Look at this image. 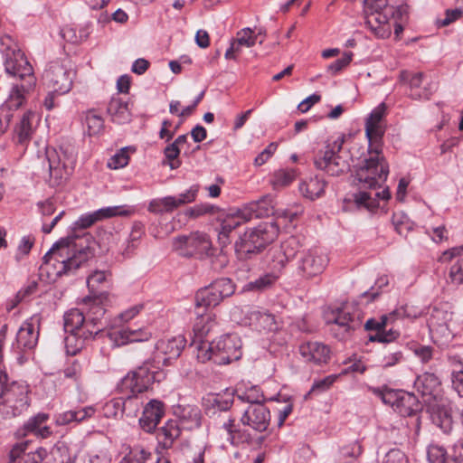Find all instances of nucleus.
I'll list each match as a JSON object with an SVG mask.
<instances>
[{
    "instance_id": "nucleus-31",
    "label": "nucleus",
    "mask_w": 463,
    "mask_h": 463,
    "mask_svg": "<svg viewBox=\"0 0 463 463\" xmlns=\"http://www.w3.org/2000/svg\"><path fill=\"white\" fill-rule=\"evenodd\" d=\"M110 273L105 270H95L87 279V285L90 289L92 299H96L97 303L101 305V302L107 298V295L104 292L97 294L99 290L103 289L109 281Z\"/></svg>"
},
{
    "instance_id": "nucleus-14",
    "label": "nucleus",
    "mask_w": 463,
    "mask_h": 463,
    "mask_svg": "<svg viewBox=\"0 0 463 463\" xmlns=\"http://www.w3.org/2000/svg\"><path fill=\"white\" fill-rule=\"evenodd\" d=\"M452 313L447 310L434 307L428 319V326L432 339L439 345L449 344L454 336L450 328Z\"/></svg>"
},
{
    "instance_id": "nucleus-59",
    "label": "nucleus",
    "mask_w": 463,
    "mask_h": 463,
    "mask_svg": "<svg viewBox=\"0 0 463 463\" xmlns=\"http://www.w3.org/2000/svg\"><path fill=\"white\" fill-rule=\"evenodd\" d=\"M449 278L454 284L463 283V259H459L452 264L449 270Z\"/></svg>"
},
{
    "instance_id": "nucleus-56",
    "label": "nucleus",
    "mask_w": 463,
    "mask_h": 463,
    "mask_svg": "<svg viewBox=\"0 0 463 463\" xmlns=\"http://www.w3.org/2000/svg\"><path fill=\"white\" fill-rule=\"evenodd\" d=\"M35 239L33 235L24 236L17 247L16 260H19L23 257L29 254L32 247L33 246Z\"/></svg>"
},
{
    "instance_id": "nucleus-11",
    "label": "nucleus",
    "mask_w": 463,
    "mask_h": 463,
    "mask_svg": "<svg viewBox=\"0 0 463 463\" xmlns=\"http://www.w3.org/2000/svg\"><path fill=\"white\" fill-rule=\"evenodd\" d=\"M75 74L69 61H54L44 71L43 81L52 92L65 94L71 90Z\"/></svg>"
},
{
    "instance_id": "nucleus-43",
    "label": "nucleus",
    "mask_w": 463,
    "mask_h": 463,
    "mask_svg": "<svg viewBox=\"0 0 463 463\" xmlns=\"http://www.w3.org/2000/svg\"><path fill=\"white\" fill-rule=\"evenodd\" d=\"M372 392L379 397L383 403L390 405L394 410L403 391L383 387L373 388Z\"/></svg>"
},
{
    "instance_id": "nucleus-24",
    "label": "nucleus",
    "mask_w": 463,
    "mask_h": 463,
    "mask_svg": "<svg viewBox=\"0 0 463 463\" xmlns=\"http://www.w3.org/2000/svg\"><path fill=\"white\" fill-rule=\"evenodd\" d=\"M197 312V319L194 326V339L192 341V345H194L196 349L197 346L201 344H210L209 341V334L213 331L214 327H216L217 324L213 318L212 313H201L199 310Z\"/></svg>"
},
{
    "instance_id": "nucleus-3",
    "label": "nucleus",
    "mask_w": 463,
    "mask_h": 463,
    "mask_svg": "<svg viewBox=\"0 0 463 463\" xmlns=\"http://www.w3.org/2000/svg\"><path fill=\"white\" fill-rule=\"evenodd\" d=\"M5 71L20 80L13 83L2 113L12 109H20L26 101V95L33 90L36 78L30 62L20 50H7L5 58Z\"/></svg>"
},
{
    "instance_id": "nucleus-29",
    "label": "nucleus",
    "mask_w": 463,
    "mask_h": 463,
    "mask_svg": "<svg viewBox=\"0 0 463 463\" xmlns=\"http://www.w3.org/2000/svg\"><path fill=\"white\" fill-rule=\"evenodd\" d=\"M68 335L64 338L66 353L70 355H75L81 351L90 341L93 340L98 334L94 331L86 329L85 331L66 332Z\"/></svg>"
},
{
    "instance_id": "nucleus-32",
    "label": "nucleus",
    "mask_w": 463,
    "mask_h": 463,
    "mask_svg": "<svg viewBox=\"0 0 463 463\" xmlns=\"http://www.w3.org/2000/svg\"><path fill=\"white\" fill-rule=\"evenodd\" d=\"M49 415L46 413H38L31 417L24 424L23 435L33 434L36 437L47 438L52 434L51 428L46 425Z\"/></svg>"
},
{
    "instance_id": "nucleus-5",
    "label": "nucleus",
    "mask_w": 463,
    "mask_h": 463,
    "mask_svg": "<svg viewBox=\"0 0 463 463\" xmlns=\"http://www.w3.org/2000/svg\"><path fill=\"white\" fill-rule=\"evenodd\" d=\"M84 307L82 309L71 308L64 314L65 332L85 331L86 329L99 334L103 330L101 322L105 308L97 303L96 299L92 301L90 297L83 298Z\"/></svg>"
},
{
    "instance_id": "nucleus-1",
    "label": "nucleus",
    "mask_w": 463,
    "mask_h": 463,
    "mask_svg": "<svg viewBox=\"0 0 463 463\" xmlns=\"http://www.w3.org/2000/svg\"><path fill=\"white\" fill-rule=\"evenodd\" d=\"M385 112L386 106L382 103L370 113L365 122L367 155L355 170V180L361 189L381 187L389 175V165L383 153V137L385 133L383 119Z\"/></svg>"
},
{
    "instance_id": "nucleus-2",
    "label": "nucleus",
    "mask_w": 463,
    "mask_h": 463,
    "mask_svg": "<svg viewBox=\"0 0 463 463\" xmlns=\"http://www.w3.org/2000/svg\"><path fill=\"white\" fill-rule=\"evenodd\" d=\"M240 425L235 420L228 418L219 428L222 439L231 445L261 444L265 437L260 435L266 431L270 423V412L264 403L248 405L241 416Z\"/></svg>"
},
{
    "instance_id": "nucleus-16",
    "label": "nucleus",
    "mask_w": 463,
    "mask_h": 463,
    "mask_svg": "<svg viewBox=\"0 0 463 463\" xmlns=\"http://www.w3.org/2000/svg\"><path fill=\"white\" fill-rule=\"evenodd\" d=\"M198 186L193 185L184 193L177 196H165L162 198H156L150 201L148 204V211L156 214H163L165 213H172L178 207L186 203H193L198 193Z\"/></svg>"
},
{
    "instance_id": "nucleus-26",
    "label": "nucleus",
    "mask_w": 463,
    "mask_h": 463,
    "mask_svg": "<svg viewBox=\"0 0 463 463\" xmlns=\"http://www.w3.org/2000/svg\"><path fill=\"white\" fill-rule=\"evenodd\" d=\"M245 319L246 324L258 331L275 332L279 329V324L275 317L269 313L249 309L246 311Z\"/></svg>"
},
{
    "instance_id": "nucleus-19",
    "label": "nucleus",
    "mask_w": 463,
    "mask_h": 463,
    "mask_svg": "<svg viewBox=\"0 0 463 463\" xmlns=\"http://www.w3.org/2000/svg\"><path fill=\"white\" fill-rule=\"evenodd\" d=\"M185 344V338L181 335L159 340L156 345L155 362L163 365L170 364L172 360L179 357Z\"/></svg>"
},
{
    "instance_id": "nucleus-62",
    "label": "nucleus",
    "mask_w": 463,
    "mask_h": 463,
    "mask_svg": "<svg viewBox=\"0 0 463 463\" xmlns=\"http://www.w3.org/2000/svg\"><path fill=\"white\" fill-rule=\"evenodd\" d=\"M389 321H393L392 317H390V313L388 315H383L380 317L379 320L376 319H369L365 323V329L367 330H375L377 332H381Z\"/></svg>"
},
{
    "instance_id": "nucleus-35",
    "label": "nucleus",
    "mask_w": 463,
    "mask_h": 463,
    "mask_svg": "<svg viewBox=\"0 0 463 463\" xmlns=\"http://www.w3.org/2000/svg\"><path fill=\"white\" fill-rule=\"evenodd\" d=\"M390 197L391 193L388 188L383 189L382 192H375L373 194L369 192L360 191L354 195V202L358 206H364L370 211L379 207V198L388 200Z\"/></svg>"
},
{
    "instance_id": "nucleus-50",
    "label": "nucleus",
    "mask_w": 463,
    "mask_h": 463,
    "mask_svg": "<svg viewBox=\"0 0 463 463\" xmlns=\"http://www.w3.org/2000/svg\"><path fill=\"white\" fill-rule=\"evenodd\" d=\"M427 458L430 463H446L448 452L443 446L431 443L427 449Z\"/></svg>"
},
{
    "instance_id": "nucleus-36",
    "label": "nucleus",
    "mask_w": 463,
    "mask_h": 463,
    "mask_svg": "<svg viewBox=\"0 0 463 463\" xmlns=\"http://www.w3.org/2000/svg\"><path fill=\"white\" fill-rule=\"evenodd\" d=\"M394 411L403 417L411 416L421 410L418 398L411 392H402Z\"/></svg>"
},
{
    "instance_id": "nucleus-45",
    "label": "nucleus",
    "mask_w": 463,
    "mask_h": 463,
    "mask_svg": "<svg viewBox=\"0 0 463 463\" xmlns=\"http://www.w3.org/2000/svg\"><path fill=\"white\" fill-rule=\"evenodd\" d=\"M421 314L422 312L419 307L405 304L392 311L390 313V317H392L393 321L399 318L415 319L420 317Z\"/></svg>"
},
{
    "instance_id": "nucleus-55",
    "label": "nucleus",
    "mask_w": 463,
    "mask_h": 463,
    "mask_svg": "<svg viewBox=\"0 0 463 463\" xmlns=\"http://www.w3.org/2000/svg\"><path fill=\"white\" fill-rule=\"evenodd\" d=\"M278 279L277 275L266 274L249 284L250 289L263 290L270 287Z\"/></svg>"
},
{
    "instance_id": "nucleus-40",
    "label": "nucleus",
    "mask_w": 463,
    "mask_h": 463,
    "mask_svg": "<svg viewBox=\"0 0 463 463\" xmlns=\"http://www.w3.org/2000/svg\"><path fill=\"white\" fill-rule=\"evenodd\" d=\"M326 182L317 176L304 181L299 185L300 193L310 200L320 197L325 191Z\"/></svg>"
},
{
    "instance_id": "nucleus-46",
    "label": "nucleus",
    "mask_w": 463,
    "mask_h": 463,
    "mask_svg": "<svg viewBox=\"0 0 463 463\" xmlns=\"http://www.w3.org/2000/svg\"><path fill=\"white\" fill-rule=\"evenodd\" d=\"M134 210L125 205L109 206L96 211V215L99 216L100 220L111 218L115 216H130Z\"/></svg>"
},
{
    "instance_id": "nucleus-10",
    "label": "nucleus",
    "mask_w": 463,
    "mask_h": 463,
    "mask_svg": "<svg viewBox=\"0 0 463 463\" xmlns=\"http://www.w3.org/2000/svg\"><path fill=\"white\" fill-rule=\"evenodd\" d=\"M155 380L154 373L146 365H142L129 372L120 382L118 388L121 392H129L126 400L114 401L115 407H126L132 403L137 394L146 391Z\"/></svg>"
},
{
    "instance_id": "nucleus-37",
    "label": "nucleus",
    "mask_w": 463,
    "mask_h": 463,
    "mask_svg": "<svg viewBox=\"0 0 463 463\" xmlns=\"http://www.w3.org/2000/svg\"><path fill=\"white\" fill-rule=\"evenodd\" d=\"M24 444L15 445L10 451L11 460L18 463H41L46 454L45 449H39L33 452L24 453Z\"/></svg>"
},
{
    "instance_id": "nucleus-58",
    "label": "nucleus",
    "mask_w": 463,
    "mask_h": 463,
    "mask_svg": "<svg viewBox=\"0 0 463 463\" xmlns=\"http://www.w3.org/2000/svg\"><path fill=\"white\" fill-rule=\"evenodd\" d=\"M383 463H409V459L403 451L392 449L386 453Z\"/></svg>"
},
{
    "instance_id": "nucleus-49",
    "label": "nucleus",
    "mask_w": 463,
    "mask_h": 463,
    "mask_svg": "<svg viewBox=\"0 0 463 463\" xmlns=\"http://www.w3.org/2000/svg\"><path fill=\"white\" fill-rule=\"evenodd\" d=\"M392 221L396 232L400 235L406 236L413 228V223L410 221L409 217L402 213H393Z\"/></svg>"
},
{
    "instance_id": "nucleus-28",
    "label": "nucleus",
    "mask_w": 463,
    "mask_h": 463,
    "mask_svg": "<svg viewBox=\"0 0 463 463\" xmlns=\"http://www.w3.org/2000/svg\"><path fill=\"white\" fill-rule=\"evenodd\" d=\"M163 414V403L157 400H151L144 408L143 415L139 419L140 427L148 433L152 432L158 425Z\"/></svg>"
},
{
    "instance_id": "nucleus-27",
    "label": "nucleus",
    "mask_w": 463,
    "mask_h": 463,
    "mask_svg": "<svg viewBox=\"0 0 463 463\" xmlns=\"http://www.w3.org/2000/svg\"><path fill=\"white\" fill-rule=\"evenodd\" d=\"M247 220L241 214L240 209L235 213H228L220 219V228L218 230V241L219 243L224 247L228 245L230 241V234L237 227L246 222Z\"/></svg>"
},
{
    "instance_id": "nucleus-20",
    "label": "nucleus",
    "mask_w": 463,
    "mask_h": 463,
    "mask_svg": "<svg viewBox=\"0 0 463 463\" xmlns=\"http://www.w3.org/2000/svg\"><path fill=\"white\" fill-rule=\"evenodd\" d=\"M40 317L33 316L23 323L16 335V345L20 350L35 347L39 338Z\"/></svg>"
},
{
    "instance_id": "nucleus-60",
    "label": "nucleus",
    "mask_w": 463,
    "mask_h": 463,
    "mask_svg": "<svg viewBox=\"0 0 463 463\" xmlns=\"http://www.w3.org/2000/svg\"><path fill=\"white\" fill-rule=\"evenodd\" d=\"M129 156L125 149H121L114 155L108 163L109 167L118 169L126 166L128 164Z\"/></svg>"
},
{
    "instance_id": "nucleus-57",
    "label": "nucleus",
    "mask_w": 463,
    "mask_h": 463,
    "mask_svg": "<svg viewBox=\"0 0 463 463\" xmlns=\"http://www.w3.org/2000/svg\"><path fill=\"white\" fill-rule=\"evenodd\" d=\"M353 54L351 52H346L343 57L337 59L334 62H332L327 67V71L332 75L336 74L341 71L344 68H345L352 61Z\"/></svg>"
},
{
    "instance_id": "nucleus-12",
    "label": "nucleus",
    "mask_w": 463,
    "mask_h": 463,
    "mask_svg": "<svg viewBox=\"0 0 463 463\" xmlns=\"http://www.w3.org/2000/svg\"><path fill=\"white\" fill-rule=\"evenodd\" d=\"M235 290V286L228 278L216 279L208 287L201 288L195 295V307L197 311L202 308L214 307L225 298L231 297Z\"/></svg>"
},
{
    "instance_id": "nucleus-53",
    "label": "nucleus",
    "mask_w": 463,
    "mask_h": 463,
    "mask_svg": "<svg viewBox=\"0 0 463 463\" xmlns=\"http://www.w3.org/2000/svg\"><path fill=\"white\" fill-rule=\"evenodd\" d=\"M164 155L168 161L171 169H176L180 166L181 163L178 160L180 155V148L174 143L169 144L164 149Z\"/></svg>"
},
{
    "instance_id": "nucleus-44",
    "label": "nucleus",
    "mask_w": 463,
    "mask_h": 463,
    "mask_svg": "<svg viewBox=\"0 0 463 463\" xmlns=\"http://www.w3.org/2000/svg\"><path fill=\"white\" fill-rule=\"evenodd\" d=\"M84 124L87 127L90 136L99 134L104 128V120L96 111L89 110L84 118Z\"/></svg>"
},
{
    "instance_id": "nucleus-54",
    "label": "nucleus",
    "mask_w": 463,
    "mask_h": 463,
    "mask_svg": "<svg viewBox=\"0 0 463 463\" xmlns=\"http://www.w3.org/2000/svg\"><path fill=\"white\" fill-rule=\"evenodd\" d=\"M237 397L242 402L248 403V405L263 403L264 400L262 393H260V391L255 387L241 394H237Z\"/></svg>"
},
{
    "instance_id": "nucleus-18",
    "label": "nucleus",
    "mask_w": 463,
    "mask_h": 463,
    "mask_svg": "<svg viewBox=\"0 0 463 463\" xmlns=\"http://www.w3.org/2000/svg\"><path fill=\"white\" fill-rule=\"evenodd\" d=\"M106 335L113 347H120L130 343L147 341L152 333L145 327H111L106 332Z\"/></svg>"
},
{
    "instance_id": "nucleus-33",
    "label": "nucleus",
    "mask_w": 463,
    "mask_h": 463,
    "mask_svg": "<svg viewBox=\"0 0 463 463\" xmlns=\"http://www.w3.org/2000/svg\"><path fill=\"white\" fill-rule=\"evenodd\" d=\"M430 410L432 422L445 434L450 433L453 420L449 406L444 403H439L431 405Z\"/></svg>"
},
{
    "instance_id": "nucleus-21",
    "label": "nucleus",
    "mask_w": 463,
    "mask_h": 463,
    "mask_svg": "<svg viewBox=\"0 0 463 463\" xmlns=\"http://www.w3.org/2000/svg\"><path fill=\"white\" fill-rule=\"evenodd\" d=\"M58 152L54 148L46 149V160L49 166V184L51 186L59 185L64 175L67 174V163L65 161V153Z\"/></svg>"
},
{
    "instance_id": "nucleus-38",
    "label": "nucleus",
    "mask_w": 463,
    "mask_h": 463,
    "mask_svg": "<svg viewBox=\"0 0 463 463\" xmlns=\"http://www.w3.org/2000/svg\"><path fill=\"white\" fill-rule=\"evenodd\" d=\"M422 77L423 74L421 72L418 73H411L407 71H403L400 74V80L404 83L408 84L411 89V97L413 99H427L428 94L425 90H420V87L422 83Z\"/></svg>"
},
{
    "instance_id": "nucleus-23",
    "label": "nucleus",
    "mask_w": 463,
    "mask_h": 463,
    "mask_svg": "<svg viewBox=\"0 0 463 463\" xmlns=\"http://www.w3.org/2000/svg\"><path fill=\"white\" fill-rule=\"evenodd\" d=\"M300 243L298 238L291 236L285 240L272 255V269L281 270L286 264L293 260L299 251Z\"/></svg>"
},
{
    "instance_id": "nucleus-48",
    "label": "nucleus",
    "mask_w": 463,
    "mask_h": 463,
    "mask_svg": "<svg viewBox=\"0 0 463 463\" xmlns=\"http://www.w3.org/2000/svg\"><path fill=\"white\" fill-rule=\"evenodd\" d=\"M149 456L150 453L144 448L136 446L129 449L119 463H145Z\"/></svg>"
},
{
    "instance_id": "nucleus-15",
    "label": "nucleus",
    "mask_w": 463,
    "mask_h": 463,
    "mask_svg": "<svg viewBox=\"0 0 463 463\" xmlns=\"http://www.w3.org/2000/svg\"><path fill=\"white\" fill-rule=\"evenodd\" d=\"M351 307L344 306L335 308L326 315L327 324L334 325L336 328L333 330L337 331V336L344 339L361 326L359 314L351 312Z\"/></svg>"
},
{
    "instance_id": "nucleus-39",
    "label": "nucleus",
    "mask_w": 463,
    "mask_h": 463,
    "mask_svg": "<svg viewBox=\"0 0 463 463\" xmlns=\"http://www.w3.org/2000/svg\"><path fill=\"white\" fill-rule=\"evenodd\" d=\"M35 113L28 110L23 115L18 126L15 128L17 139L20 144H24L29 141L33 133V121L35 119Z\"/></svg>"
},
{
    "instance_id": "nucleus-52",
    "label": "nucleus",
    "mask_w": 463,
    "mask_h": 463,
    "mask_svg": "<svg viewBox=\"0 0 463 463\" xmlns=\"http://www.w3.org/2000/svg\"><path fill=\"white\" fill-rule=\"evenodd\" d=\"M295 178L294 173L288 170H279L274 173L271 184L273 188L278 189L288 185Z\"/></svg>"
},
{
    "instance_id": "nucleus-7",
    "label": "nucleus",
    "mask_w": 463,
    "mask_h": 463,
    "mask_svg": "<svg viewBox=\"0 0 463 463\" xmlns=\"http://www.w3.org/2000/svg\"><path fill=\"white\" fill-rule=\"evenodd\" d=\"M241 342L237 335H223L210 344L199 345L197 359L202 363L211 360L216 364H227L241 358Z\"/></svg>"
},
{
    "instance_id": "nucleus-6",
    "label": "nucleus",
    "mask_w": 463,
    "mask_h": 463,
    "mask_svg": "<svg viewBox=\"0 0 463 463\" xmlns=\"http://www.w3.org/2000/svg\"><path fill=\"white\" fill-rule=\"evenodd\" d=\"M345 142V135L328 140L325 150L319 151L314 158L316 167L331 176L347 173L350 170L352 156L349 151L344 148Z\"/></svg>"
},
{
    "instance_id": "nucleus-61",
    "label": "nucleus",
    "mask_w": 463,
    "mask_h": 463,
    "mask_svg": "<svg viewBox=\"0 0 463 463\" xmlns=\"http://www.w3.org/2000/svg\"><path fill=\"white\" fill-rule=\"evenodd\" d=\"M363 452L362 446L358 441H354L349 445L344 446L340 449V454L344 458H355Z\"/></svg>"
},
{
    "instance_id": "nucleus-51",
    "label": "nucleus",
    "mask_w": 463,
    "mask_h": 463,
    "mask_svg": "<svg viewBox=\"0 0 463 463\" xmlns=\"http://www.w3.org/2000/svg\"><path fill=\"white\" fill-rule=\"evenodd\" d=\"M340 374H331L324 379L317 380L313 383L310 391L306 394L305 399L307 398L312 392H323L331 388L335 382L338 379Z\"/></svg>"
},
{
    "instance_id": "nucleus-13",
    "label": "nucleus",
    "mask_w": 463,
    "mask_h": 463,
    "mask_svg": "<svg viewBox=\"0 0 463 463\" xmlns=\"http://www.w3.org/2000/svg\"><path fill=\"white\" fill-rule=\"evenodd\" d=\"M211 248L208 236L202 232L181 235L174 238L173 249L184 257L203 256Z\"/></svg>"
},
{
    "instance_id": "nucleus-63",
    "label": "nucleus",
    "mask_w": 463,
    "mask_h": 463,
    "mask_svg": "<svg viewBox=\"0 0 463 463\" xmlns=\"http://www.w3.org/2000/svg\"><path fill=\"white\" fill-rule=\"evenodd\" d=\"M278 145L270 143L260 154L257 156L254 164L258 166L264 165L277 150Z\"/></svg>"
},
{
    "instance_id": "nucleus-25",
    "label": "nucleus",
    "mask_w": 463,
    "mask_h": 463,
    "mask_svg": "<svg viewBox=\"0 0 463 463\" xmlns=\"http://www.w3.org/2000/svg\"><path fill=\"white\" fill-rule=\"evenodd\" d=\"M273 197L269 194L262 196L257 201H252L243 206L241 210V214L247 222L253 218H263L273 213Z\"/></svg>"
},
{
    "instance_id": "nucleus-30",
    "label": "nucleus",
    "mask_w": 463,
    "mask_h": 463,
    "mask_svg": "<svg viewBox=\"0 0 463 463\" xmlns=\"http://www.w3.org/2000/svg\"><path fill=\"white\" fill-rule=\"evenodd\" d=\"M439 385V378L430 373L419 375L414 382V387L421 393L422 397L426 398L424 400L426 402H430L431 398L436 399Z\"/></svg>"
},
{
    "instance_id": "nucleus-9",
    "label": "nucleus",
    "mask_w": 463,
    "mask_h": 463,
    "mask_svg": "<svg viewBox=\"0 0 463 463\" xmlns=\"http://www.w3.org/2000/svg\"><path fill=\"white\" fill-rule=\"evenodd\" d=\"M279 234L278 224L263 222L246 232L236 242L235 249L241 257L248 258L260 252L267 244L273 241Z\"/></svg>"
},
{
    "instance_id": "nucleus-41",
    "label": "nucleus",
    "mask_w": 463,
    "mask_h": 463,
    "mask_svg": "<svg viewBox=\"0 0 463 463\" xmlns=\"http://www.w3.org/2000/svg\"><path fill=\"white\" fill-rule=\"evenodd\" d=\"M181 434V427L175 420H168L158 432V438L165 449L172 447L174 441L179 438Z\"/></svg>"
},
{
    "instance_id": "nucleus-42",
    "label": "nucleus",
    "mask_w": 463,
    "mask_h": 463,
    "mask_svg": "<svg viewBox=\"0 0 463 463\" xmlns=\"http://www.w3.org/2000/svg\"><path fill=\"white\" fill-rule=\"evenodd\" d=\"M175 414L181 420L182 423H191L192 426L200 425V411L193 405H178L175 409Z\"/></svg>"
},
{
    "instance_id": "nucleus-17",
    "label": "nucleus",
    "mask_w": 463,
    "mask_h": 463,
    "mask_svg": "<svg viewBox=\"0 0 463 463\" xmlns=\"http://www.w3.org/2000/svg\"><path fill=\"white\" fill-rule=\"evenodd\" d=\"M327 256L318 249H310L302 253L298 269L306 279L321 275L328 264Z\"/></svg>"
},
{
    "instance_id": "nucleus-47",
    "label": "nucleus",
    "mask_w": 463,
    "mask_h": 463,
    "mask_svg": "<svg viewBox=\"0 0 463 463\" xmlns=\"http://www.w3.org/2000/svg\"><path fill=\"white\" fill-rule=\"evenodd\" d=\"M257 35H254V32L252 29L246 27L236 33V38L232 40V42L238 46L241 50L242 46L245 47H252L256 43Z\"/></svg>"
},
{
    "instance_id": "nucleus-4",
    "label": "nucleus",
    "mask_w": 463,
    "mask_h": 463,
    "mask_svg": "<svg viewBox=\"0 0 463 463\" xmlns=\"http://www.w3.org/2000/svg\"><path fill=\"white\" fill-rule=\"evenodd\" d=\"M80 239L78 235L62 238L44 255L43 260L46 264L53 260L61 266L57 270V276L61 277L77 269L91 257L90 247H83L77 243V240Z\"/></svg>"
},
{
    "instance_id": "nucleus-22",
    "label": "nucleus",
    "mask_w": 463,
    "mask_h": 463,
    "mask_svg": "<svg viewBox=\"0 0 463 463\" xmlns=\"http://www.w3.org/2000/svg\"><path fill=\"white\" fill-rule=\"evenodd\" d=\"M299 354L306 363L321 365L330 358V348L320 342H305L299 347Z\"/></svg>"
},
{
    "instance_id": "nucleus-8",
    "label": "nucleus",
    "mask_w": 463,
    "mask_h": 463,
    "mask_svg": "<svg viewBox=\"0 0 463 463\" xmlns=\"http://www.w3.org/2000/svg\"><path fill=\"white\" fill-rule=\"evenodd\" d=\"M366 21L365 24L379 38L391 35V19L402 15L401 8L388 5V0H364Z\"/></svg>"
},
{
    "instance_id": "nucleus-64",
    "label": "nucleus",
    "mask_w": 463,
    "mask_h": 463,
    "mask_svg": "<svg viewBox=\"0 0 463 463\" xmlns=\"http://www.w3.org/2000/svg\"><path fill=\"white\" fill-rule=\"evenodd\" d=\"M451 384L452 388L457 393L463 397V370L453 371L451 373Z\"/></svg>"
},
{
    "instance_id": "nucleus-34",
    "label": "nucleus",
    "mask_w": 463,
    "mask_h": 463,
    "mask_svg": "<svg viewBox=\"0 0 463 463\" xmlns=\"http://www.w3.org/2000/svg\"><path fill=\"white\" fill-rule=\"evenodd\" d=\"M107 111L112 121L124 124L131 119V113L127 101L118 97H112L109 102Z\"/></svg>"
}]
</instances>
